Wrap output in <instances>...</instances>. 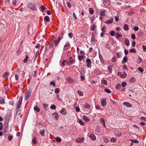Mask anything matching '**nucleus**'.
<instances>
[{
  "label": "nucleus",
  "instance_id": "nucleus-1",
  "mask_svg": "<svg viewBox=\"0 0 146 146\" xmlns=\"http://www.w3.org/2000/svg\"><path fill=\"white\" fill-rule=\"evenodd\" d=\"M60 38L59 37L57 40H53L52 42H51L49 46V48H52L53 47V44H54L56 46H57L60 40Z\"/></svg>",
  "mask_w": 146,
  "mask_h": 146
},
{
  "label": "nucleus",
  "instance_id": "nucleus-2",
  "mask_svg": "<svg viewBox=\"0 0 146 146\" xmlns=\"http://www.w3.org/2000/svg\"><path fill=\"white\" fill-rule=\"evenodd\" d=\"M27 6L33 11L36 10L37 8L34 3H29L27 4Z\"/></svg>",
  "mask_w": 146,
  "mask_h": 146
},
{
  "label": "nucleus",
  "instance_id": "nucleus-3",
  "mask_svg": "<svg viewBox=\"0 0 146 146\" xmlns=\"http://www.w3.org/2000/svg\"><path fill=\"white\" fill-rule=\"evenodd\" d=\"M32 91V90L31 89H29L27 91L25 96L26 100H28L30 98L31 95Z\"/></svg>",
  "mask_w": 146,
  "mask_h": 146
},
{
  "label": "nucleus",
  "instance_id": "nucleus-4",
  "mask_svg": "<svg viewBox=\"0 0 146 146\" xmlns=\"http://www.w3.org/2000/svg\"><path fill=\"white\" fill-rule=\"evenodd\" d=\"M23 97L21 96L19 98V100L17 104V108L19 109L20 108V107L22 104V101Z\"/></svg>",
  "mask_w": 146,
  "mask_h": 146
},
{
  "label": "nucleus",
  "instance_id": "nucleus-5",
  "mask_svg": "<svg viewBox=\"0 0 146 146\" xmlns=\"http://www.w3.org/2000/svg\"><path fill=\"white\" fill-rule=\"evenodd\" d=\"M75 62L73 60L72 58V57H70L69 59V61H66V63L67 64L70 65V64H73Z\"/></svg>",
  "mask_w": 146,
  "mask_h": 146
},
{
  "label": "nucleus",
  "instance_id": "nucleus-6",
  "mask_svg": "<svg viewBox=\"0 0 146 146\" xmlns=\"http://www.w3.org/2000/svg\"><path fill=\"white\" fill-rule=\"evenodd\" d=\"M99 57L100 58V62L102 63V66H104L105 64L104 62V59L101 54L100 53L99 54Z\"/></svg>",
  "mask_w": 146,
  "mask_h": 146
},
{
  "label": "nucleus",
  "instance_id": "nucleus-7",
  "mask_svg": "<svg viewBox=\"0 0 146 146\" xmlns=\"http://www.w3.org/2000/svg\"><path fill=\"white\" fill-rule=\"evenodd\" d=\"M86 62L87 63V67L88 68H90L92 63L91 60L89 58H87L86 60Z\"/></svg>",
  "mask_w": 146,
  "mask_h": 146
},
{
  "label": "nucleus",
  "instance_id": "nucleus-8",
  "mask_svg": "<svg viewBox=\"0 0 146 146\" xmlns=\"http://www.w3.org/2000/svg\"><path fill=\"white\" fill-rule=\"evenodd\" d=\"M103 4L106 6H108L110 5V2L109 0H103Z\"/></svg>",
  "mask_w": 146,
  "mask_h": 146
},
{
  "label": "nucleus",
  "instance_id": "nucleus-9",
  "mask_svg": "<svg viewBox=\"0 0 146 146\" xmlns=\"http://www.w3.org/2000/svg\"><path fill=\"white\" fill-rule=\"evenodd\" d=\"M8 127V124L7 123H5L4 124L3 130L4 132H6Z\"/></svg>",
  "mask_w": 146,
  "mask_h": 146
},
{
  "label": "nucleus",
  "instance_id": "nucleus-10",
  "mask_svg": "<svg viewBox=\"0 0 146 146\" xmlns=\"http://www.w3.org/2000/svg\"><path fill=\"white\" fill-rule=\"evenodd\" d=\"M101 102L102 106L103 107L105 106L106 104V99H102L101 100Z\"/></svg>",
  "mask_w": 146,
  "mask_h": 146
},
{
  "label": "nucleus",
  "instance_id": "nucleus-11",
  "mask_svg": "<svg viewBox=\"0 0 146 146\" xmlns=\"http://www.w3.org/2000/svg\"><path fill=\"white\" fill-rule=\"evenodd\" d=\"M91 41L92 42L93 44H95V42L97 41V40H95L94 35L93 34L91 36Z\"/></svg>",
  "mask_w": 146,
  "mask_h": 146
},
{
  "label": "nucleus",
  "instance_id": "nucleus-12",
  "mask_svg": "<svg viewBox=\"0 0 146 146\" xmlns=\"http://www.w3.org/2000/svg\"><path fill=\"white\" fill-rule=\"evenodd\" d=\"M113 21V18H111L110 19L106 21L105 23H107L108 24H110Z\"/></svg>",
  "mask_w": 146,
  "mask_h": 146
},
{
  "label": "nucleus",
  "instance_id": "nucleus-13",
  "mask_svg": "<svg viewBox=\"0 0 146 146\" xmlns=\"http://www.w3.org/2000/svg\"><path fill=\"white\" fill-rule=\"evenodd\" d=\"M53 117L56 120H58L59 118V116L57 113H52Z\"/></svg>",
  "mask_w": 146,
  "mask_h": 146
},
{
  "label": "nucleus",
  "instance_id": "nucleus-14",
  "mask_svg": "<svg viewBox=\"0 0 146 146\" xmlns=\"http://www.w3.org/2000/svg\"><path fill=\"white\" fill-rule=\"evenodd\" d=\"M60 113L63 115H65L67 114L66 110L64 108H63L60 111Z\"/></svg>",
  "mask_w": 146,
  "mask_h": 146
},
{
  "label": "nucleus",
  "instance_id": "nucleus-15",
  "mask_svg": "<svg viewBox=\"0 0 146 146\" xmlns=\"http://www.w3.org/2000/svg\"><path fill=\"white\" fill-rule=\"evenodd\" d=\"M89 136L90 138L92 140H96V137L93 134H91L90 135H89Z\"/></svg>",
  "mask_w": 146,
  "mask_h": 146
},
{
  "label": "nucleus",
  "instance_id": "nucleus-16",
  "mask_svg": "<svg viewBox=\"0 0 146 146\" xmlns=\"http://www.w3.org/2000/svg\"><path fill=\"white\" fill-rule=\"evenodd\" d=\"M84 140V139L83 138H78L76 139V141L77 143H81L83 142V141Z\"/></svg>",
  "mask_w": 146,
  "mask_h": 146
},
{
  "label": "nucleus",
  "instance_id": "nucleus-17",
  "mask_svg": "<svg viewBox=\"0 0 146 146\" xmlns=\"http://www.w3.org/2000/svg\"><path fill=\"white\" fill-rule=\"evenodd\" d=\"M125 43L127 46H129L130 44V42L127 38H125L124 39Z\"/></svg>",
  "mask_w": 146,
  "mask_h": 146
},
{
  "label": "nucleus",
  "instance_id": "nucleus-18",
  "mask_svg": "<svg viewBox=\"0 0 146 146\" xmlns=\"http://www.w3.org/2000/svg\"><path fill=\"white\" fill-rule=\"evenodd\" d=\"M123 104L124 105H125L127 107H131L132 106L130 103L126 102H124Z\"/></svg>",
  "mask_w": 146,
  "mask_h": 146
},
{
  "label": "nucleus",
  "instance_id": "nucleus-19",
  "mask_svg": "<svg viewBox=\"0 0 146 146\" xmlns=\"http://www.w3.org/2000/svg\"><path fill=\"white\" fill-rule=\"evenodd\" d=\"M82 118L86 122H88L90 120L89 118L85 115H84L83 116Z\"/></svg>",
  "mask_w": 146,
  "mask_h": 146
},
{
  "label": "nucleus",
  "instance_id": "nucleus-20",
  "mask_svg": "<svg viewBox=\"0 0 146 146\" xmlns=\"http://www.w3.org/2000/svg\"><path fill=\"white\" fill-rule=\"evenodd\" d=\"M34 110L37 112H39L40 110V109L37 106H35L34 107Z\"/></svg>",
  "mask_w": 146,
  "mask_h": 146
},
{
  "label": "nucleus",
  "instance_id": "nucleus-21",
  "mask_svg": "<svg viewBox=\"0 0 146 146\" xmlns=\"http://www.w3.org/2000/svg\"><path fill=\"white\" fill-rule=\"evenodd\" d=\"M69 47V45L67 44H66L64 46V50H66Z\"/></svg>",
  "mask_w": 146,
  "mask_h": 146
},
{
  "label": "nucleus",
  "instance_id": "nucleus-22",
  "mask_svg": "<svg viewBox=\"0 0 146 146\" xmlns=\"http://www.w3.org/2000/svg\"><path fill=\"white\" fill-rule=\"evenodd\" d=\"M36 137H35L32 139V141L33 143L34 144H36L37 143V141L36 140Z\"/></svg>",
  "mask_w": 146,
  "mask_h": 146
},
{
  "label": "nucleus",
  "instance_id": "nucleus-23",
  "mask_svg": "<svg viewBox=\"0 0 146 146\" xmlns=\"http://www.w3.org/2000/svg\"><path fill=\"white\" fill-rule=\"evenodd\" d=\"M124 30L125 31H127L129 29L128 25L127 24H125L123 26Z\"/></svg>",
  "mask_w": 146,
  "mask_h": 146
},
{
  "label": "nucleus",
  "instance_id": "nucleus-24",
  "mask_svg": "<svg viewBox=\"0 0 146 146\" xmlns=\"http://www.w3.org/2000/svg\"><path fill=\"white\" fill-rule=\"evenodd\" d=\"M122 36V35L120 34H119L118 33H116L115 36V37L118 39L120 37H121Z\"/></svg>",
  "mask_w": 146,
  "mask_h": 146
},
{
  "label": "nucleus",
  "instance_id": "nucleus-25",
  "mask_svg": "<svg viewBox=\"0 0 146 146\" xmlns=\"http://www.w3.org/2000/svg\"><path fill=\"white\" fill-rule=\"evenodd\" d=\"M67 80L68 81L72 82H74V80L71 77H69L67 78Z\"/></svg>",
  "mask_w": 146,
  "mask_h": 146
},
{
  "label": "nucleus",
  "instance_id": "nucleus-26",
  "mask_svg": "<svg viewBox=\"0 0 146 146\" xmlns=\"http://www.w3.org/2000/svg\"><path fill=\"white\" fill-rule=\"evenodd\" d=\"M29 57L27 55H26V57L25 59L23 60V62L24 63L27 62L28 60Z\"/></svg>",
  "mask_w": 146,
  "mask_h": 146
},
{
  "label": "nucleus",
  "instance_id": "nucleus-27",
  "mask_svg": "<svg viewBox=\"0 0 146 146\" xmlns=\"http://www.w3.org/2000/svg\"><path fill=\"white\" fill-rule=\"evenodd\" d=\"M50 20V18L48 16H45L44 17V20L46 22H48Z\"/></svg>",
  "mask_w": 146,
  "mask_h": 146
},
{
  "label": "nucleus",
  "instance_id": "nucleus-28",
  "mask_svg": "<svg viewBox=\"0 0 146 146\" xmlns=\"http://www.w3.org/2000/svg\"><path fill=\"white\" fill-rule=\"evenodd\" d=\"M127 58L126 56H125L123 58V61H122V64H123L124 63L126 62H127Z\"/></svg>",
  "mask_w": 146,
  "mask_h": 146
},
{
  "label": "nucleus",
  "instance_id": "nucleus-29",
  "mask_svg": "<svg viewBox=\"0 0 146 146\" xmlns=\"http://www.w3.org/2000/svg\"><path fill=\"white\" fill-rule=\"evenodd\" d=\"M31 25H28V29L27 31L28 32V33L29 34L31 32Z\"/></svg>",
  "mask_w": 146,
  "mask_h": 146
},
{
  "label": "nucleus",
  "instance_id": "nucleus-30",
  "mask_svg": "<svg viewBox=\"0 0 146 146\" xmlns=\"http://www.w3.org/2000/svg\"><path fill=\"white\" fill-rule=\"evenodd\" d=\"M45 130L43 129L40 131V134L42 136H44L45 133Z\"/></svg>",
  "mask_w": 146,
  "mask_h": 146
},
{
  "label": "nucleus",
  "instance_id": "nucleus-31",
  "mask_svg": "<svg viewBox=\"0 0 146 146\" xmlns=\"http://www.w3.org/2000/svg\"><path fill=\"white\" fill-rule=\"evenodd\" d=\"M78 59L80 61H82V60L84 58V57L82 55H78Z\"/></svg>",
  "mask_w": 146,
  "mask_h": 146
},
{
  "label": "nucleus",
  "instance_id": "nucleus-32",
  "mask_svg": "<svg viewBox=\"0 0 146 146\" xmlns=\"http://www.w3.org/2000/svg\"><path fill=\"white\" fill-rule=\"evenodd\" d=\"M110 35L112 36H114L115 35V33L113 31H111L110 32Z\"/></svg>",
  "mask_w": 146,
  "mask_h": 146
},
{
  "label": "nucleus",
  "instance_id": "nucleus-33",
  "mask_svg": "<svg viewBox=\"0 0 146 146\" xmlns=\"http://www.w3.org/2000/svg\"><path fill=\"white\" fill-rule=\"evenodd\" d=\"M5 102L4 99L0 97V103L1 104H3Z\"/></svg>",
  "mask_w": 146,
  "mask_h": 146
},
{
  "label": "nucleus",
  "instance_id": "nucleus-34",
  "mask_svg": "<svg viewBox=\"0 0 146 146\" xmlns=\"http://www.w3.org/2000/svg\"><path fill=\"white\" fill-rule=\"evenodd\" d=\"M137 63L138 64H140L142 62V60L140 57H139L137 59Z\"/></svg>",
  "mask_w": 146,
  "mask_h": 146
},
{
  "label": "nucleus",
  "instance_id": "nucleus-35",
  "mask_svg": "<svg viewBox=\"0 0 146 146\" xmlns=\"http://www.w3.org/2000/svg\"><path fill=\"white\" fill-rule=\"evenodd\" d=\"M126 76H127V74L125 72H124L123 74H121V78H124L126 77Z\"/></svg>",
  "mask_w": 146,
  "mask_h": 146
},
{
  "label": "nucleus",
  "instance_id": "nucleus-36",
  "mask_svg": "<svg viewBox=\"0 0 146 146\" xmlns=\"http://www.w3.org/2000/svg\"><path fill=\"white\" fill-rule=\"evenodd\" d=\"M121 86L120 84H118L116 86V88L117 90H119L121 87Z\"/></svg>",
  "mask_w": 146,
  "mask_h": 146
},
{
  "label": "nucleus",
  "instance_id": "nucleus-37",
  "mask_svg": "<svg viewBox=\"0 0 146 146\" xmlns=\"http://www.w3.org/2000/svg\"><path fill=\"white\" fill-rule=\"evenodd\" d=\"M130 141H132V142L135 143H139V141L137 140H134L131 139H130Z\"/></svg>",
  "mask_w": 146,
  "mask_h": 146
},
{
  "label": "nucleus",
  "instance_id": "nucleus-38",
  "mask_svg": "<svg viewBox=\"0 0 146 146\" xmlns=\"http://www.w3.org/2000/svg\"><path fill=\"white\" fill-rule=\"evenodd\" d=\"M41 11H43L46 9V7L43 5H42L40 7Z\"/></svg>",
  "mask_w": 146,
  "mask_h": 146
},
{
  "label": "nucleus",
  "instance_id": "nucleus-39",
  "mask_svg": "<svg viewBox=\"0 0 146 146\" xmlns=\"http://www.w3.org/2000/svg\"><path fill=\"white\" fill-rule=\"evenodd\" d=\"M12 4L13 5L15 6L17 4V0H12Z\"/></svg>",
  "mask_w": 146,
  "mask_h": 146
},
{
  "label": "nucleus",
  "instance_id": "nucleus-40",
  "mask_svg": "<svg viewBox=\"0 0 146 146\" xmlns=\"http://www.w3.org/2000/svg\"><path fill=\"white\" fill-rule=\"evenodd\" d=\"M84 107L85 108H87L88 109H89L90 107V105L88 104H86L84 105Z\"/></svg>",
  "mask_w": 146,
  "mask_h": 146
},
{
  "label": "nucleus",
  "instance_id": "nucleus-41",
  "mask_svg": "<svg viewBox=\"0 0 146 146\" xmlns=\"http://www.w3.org/2000/svg\"><path fill=\"white\" fill-rule=\"evenodd\" d=\"M117 139L113 137L111 139V141L113 143H115Z\"/></svg>",
  "mask_w": 146,
  "mask_h": 146
},
{
  "label": "nucleus",
  "instance_id": "nucleus-42",
  "mask_svg": "<svg viewBox=\"0 0 146 146\" xmlns=\"http://www.w3.org/2000/svg\"><path fill=\"white\" fill-rule=\"evenodd\" d=\"M50 107L52 110H54L56 108V106L54 104L51 105Z\"/></svg>",
  "mask_w": 146,
  "mask_h": 146
},
{
  "label": "nucleus",
  "instance_id": "nucleus-43",
  "mask_svg": "<svg viewBox=\"0 0 146 146\" xmlns=\"http://www.w3.org/2000/svg\"><path fill=\"white\" fill-rule=\"evenodd\" d=\"M89 13H90L91 14H93L94 13V11L93 9L92 8H89Z\"/></svg>",
  "mask_w": 146,
  "mask_h": 146
},
{
  "label": "nucleus",
  "instance_id": "nucleus-44",
  "mask_svg": "<svg viewBox=\"0 0 146 146\" xmlns=\"http://www.w3.org/2000/svg\"><path fill=\"white\" fill-rule=\"evenodd\" d=\"M104 91L108 93H111V91L109 89H108L107 88H105L104 89Z\"/></svg>",
  "mask_w": 146,
  "mask_h": 146
},
{
  "label": "nucleus",
  "instance_id": "nucleus-45",
  "mask_svg": "<svg viewBox=\"0 0 146 146\" xmlns=\"http://www.w3.org/2000/svg\"><path fill=\"white\" fill-rule=\"evenodd\" d=\"M78 93L80 96H83V92H82L80 90H78Z\"/></svg>",
  "mask_w": 146,
  "mask_h": 146
},
{
  "label": "nucleus",
  "instance_id": "nucleus-46",
  "mask_svg": "<svg viewBox=\"0 0 146 146\" xmlns=\"http://www.w3.org/2000/svg\"><path fill=\"white\" fill-rule=\"evenodd\" d=\"M50 85H52L54 87L55 86V82L54 81H52L50 83Z\"/></svg>",
  "mask_w": 146,
  "mask_h": 146
},
{
  "label": "nucleus",
  "instance_id": "nucleus-47",
  "mask_svg": "<svg viewBox=\"0 0 146 146\" xmlns=\"http://www.w3.org/2000/svg\"><path fill=\"white\" fill-rule=\"evenodd\" d=\"M138 69L141 73H142L144 71L143 69L139 67L138 68Z\"/></svg>",
  "mask_w": 146,
  "mask_h": 146
},
{
  "label": "nucleus",
  "instance_id": "nucleus-48",
  "mask_svg": "<svg viewBox=\"0 0 146 146\" xmlns=\"http://www.w3.org/2000/svg\"><path fill=\"white\" fill-rule=\"evenodd\" d=\"M100 14L101 16H104L105 15V11H102L100 13Z\"/></svg>",
  "mask_w": 146,
  "mask_h": 146
},
{
  "label": "nucleus",
  "instance_id": "nucleus-49",
  "mask_svg": "<svg viewBox=\"0 0 146 146\" xmlns=\"http://www.w3.org/2000/svg\"><path fill=\"white\" fill-rule=\"evenodd\" d=\"M59 91H60V90H59V88H57L55 90L54 92L55 94H57L59 93Z\"/></svg>",
  "mask_w": 146,
  "mask_h": 146
},
{
  "label": "nucleus",
  "instance_id": "nucleus-50",
  "mask_svg": "<svg viewBox=\"0 0 146 146\" xmlns=\"http://www.w3.org/2000/svg\"><path fill=\"white\" fill-rule=\"evenodd\" d=\"M96 27V26L95 25H93L91 28V30L92 31L95 30Z\"/></svg>",
  "mask_w": 146,
  "mask_h": 146
},
{
  "label": "nucleus",
  "instance_id": "nucleus-51",
  "mask_svg": "<svg viewBox=\"0 0 146 146\" xmlns=\"http://www.w3.org/2000/svg\"><path fill=\"white\" fill-rule=\"evenodd\" d=\"M43 106L44 108L46 110V108H48V105L47 104H45L44 103H43Z\"/></svg>",
  "mask_w": 146,
  "mask_h": 146
},
{
  "label": "nucleus",
  "instance_id": "nucleus-52",
  "mask_svg": "<svg viewBox=\"0 0 146 146\" xmlns=\"http://www.w3.org/2000/svg\"><path fill=\"white\" fill-rule=\"evenodd\" d=\"M13 137L11 135H9L8 137V139L9 141H11L13 139Z\"/></svg>",
  "mask_w": 146,
  "mask_h": 146
},
{
  "label": "nucleus",
  "instance_id": "nucleus-53",
  "mask_svg": "<svg viewBox=\"0 0 146 146\" xmlns=\"http://www.w3.org/2000/svg\"><path fill=\"white\" fill-rule=\"evenodd\" d=\"M135 80V78L134 77H132L130 79V82L132 83Z\"/></svg>",
  "mask_w": 146,
  "mask_h": 146
},
{
  "label": "nucleus",
  "instance_id": "nucleus-54",
  "mask_svg": "<svg viewBox=\"0 0 146 146\" xmlns=\"http://www.w3.org/2000/svg\"><path fill=\"white\" fill-rule=\"evenodd\" d=\"M9 73L5 72V74L3 75V77H4V78L7 77Z\"/></svg>",
  "mask_w": 146,
  "mask_h": 146
},
{
  "label": "nucleus",
  "instance_id": "nucleus-55",
  "mask_svg": "<svg viewBox=\"0 0 146 146\" xmlns=\"http://www.w3.org/2000/svg\"><path fill=\"white\" fill-rule=\"evenodd\" d=\"M108 70L109 71V72L110 73H111V72H112L111 66H108Z\"/></svg>",
  "mask_w": 146,
  "mask_h": 146
},
{
  "label": "nucleus",
  "instance_id": "nucleus-56",
  "mask_svg": "<svg viewBox=\"0 0 146 146\" xmlns=\"http://www.w3.org/2000/svg\"><path fill=\"white\" fill-rule=\"evenodd\" d=\"M56 140L57 142H60L61 141V140L60 138L58 137H57L56 138Z\"/></svg>",
  "mask_w": 146,
  "mask_h": 146
},
{
  "label": "nucleus",
  "instance_id": "nucleus-57",
  "mask_svg": "<svg viewBox=\"0 0 146 146\" xmlns=\"http://www.w3.org/2000/svg\"><path fill=\"white\" fill-rule=\"evenodd\" d=\"M106 28L105 26H104L102 29V31L103 32H106Z\"/></svg>",
  "mask_w": 146,
  "mask_h": 146
},
{
  "label": "nucleus",
  "instance_id": "nucleus-58",
  "mask_svg": "<svg viewBox=\"0 0 146 146\" xmlns=\"http://www.w3.org/2000/svg\"><path fill=\"white\" fill-rule=\"evenodd\" d=\"M104 142L106 143H107L109 141L108 139L107 138H104Z\"/></svg>",
  "mask_w": 146,
  "mask_h": 146
},
{
  "label": "nucleus",
  "instance_id": "nucleus-59",
  "mask_svg": "<svg viewBox=\"0 0 146 146\" xmlns=\"http://www.w3.org/2000/svg\"><path fill=\"white\" fill-rule=\"evenodd\" d=\"M102 83L103 84H107V81L104 80H102Z\"/></svg>",
  "mask_w": 146,
  "mask_h": 146
},
{
  "label": "nucleus",
  "instance_id": "nucleus-60",
  "mask_svg": "<svg viewBox=\"0 0 146 146\" xmlns=\"http://www.w3.org/2000/svg\"><path fill=\"white\" fill-rule=\"evenodd\" d=\"M131 37L133 40H135V39L136 36L134 34H132L131 35Z\"/></svg>",
  "mask_w": 146,
  "mask_h": 146
},
{
  "label": "nucleus",
  "instance_id": "nucleus-61",
  "mask_svg": "<svg viewBox=\"0 0 146 146\" xmlns=\"http://www.w3.org/2000/svg\"><path fill=\"white\" fill-rule=\"evenodd\" d=\"M15 80L17 81L18 80H19L18 78L19 77V75L17 74H16L15 75Z\"/></svg>",
  "mask_w": 146,
  "mask_h": 146
},
{
  "label": "nucleus",
  "instance_id": "nucleus-62",
  "mask_svg": "<svg viewBox=\"0 0 146 146\" xmlns=\"http://www.w3.org/2000/svg\"><path fill=\"white\" fill-rule=\"evenodd\" d=\"M126 85H127V83L125 82H122L121 85L123 87H125Z\"/></svg>",
  "mask_w": 146,
  "mask_h": 146
},
{
  "label": "nucleus",
  "instance_id": "nucleus-63",
  "mask_svg": "<svg viewBox=\"0 0 146 146\" xmlns=\"http://www.w3.org/2000/svg\"><path fill=\"white\" fill-rule=\"evenodd\" d=\"M79 123L81 125H84V123H83V122L81 120H80L79 121Z\"/></svg>",
  "mask_w": 146,
  "mask_h": 146
},
{
  "label": "nucleus",
  "instance_id": "nucleus-64",
  "mask_svg": "<svg viewBox=\"0 0 146 146\" xmlns=\"http://www.w3.org/2000/svg\"><path fill=\"white\" fill-rule=\"evenodd\" d=\"M143 48L144 52H146V46L145 45H143Z\"/></svg>",
  "mask_w": 146,
  "mask_h": 146
}]
</instances>
